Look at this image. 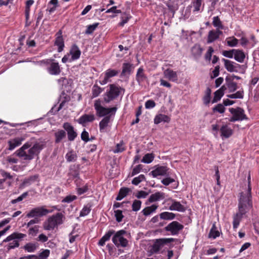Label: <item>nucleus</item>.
Masks as SVG:
<instances>
[{"label": "nucleus", "mask_w": 259, "mask_h": 259, "mask_svg": "<svg viewBox=\"0 0 259 259\" xmlns=\"http://www.w3.org/2000/svg\"><path fill=\"white\" fill-rule=\"evenodd\" d=\"M46 147V142L38 140L34 143L27 142L15 151V154L26 161H30L35 156H38L40 151Z\"/></svg>", "instance_id": "1"}, {"label": "nucleus", "mask_w": 259, "mask_h": 259, "mask_svg": "<svg viewBox=\"0 0 259 259\" xmlns=\"http://www.w3.org/2000/svg\"><path fill=\"white\" fill-rule=\"evenodd\" d=\"M64 218V215L60 212L57 213L56 214L49 217L43 223L44 230L47 231L54 230L55 228L63 223Z\"/></svg>", "instance_id": "2"}, {"label": "nucleus", "mask_w": 259, "mask_h": 259, "mask_svg": "<svg viewBox=\"0 0 259 259\" xmlns=\"http://www.w3.org/2000/svg\"><path fill=\"white\" fill-rule=\"evenodd\" d=\"M124 89L115 84L109 85V90L103 95L105 102L110 103L111 101L117 98L121 92H124Z\"/></svg>", "instance_id": "3"}, {"label": "nucleus", "mask_w": 259, "mask_h": 259, "mask_svg": "<svg viewBox=\"0 0 259 259\" xmlns=\"http://www.w3.org/2000/svg\"><path fill=\"white\" fill-rule=\"evenodd\" d=\"M26 237L25 234L14 232L3 240V242H10L6 247L8 250L18 247L19 241Z\"/></svg>", "instance_id": "4"}, {"label": "nucleus", "mask_w": 259, "mask_h": 259, "mask_svg": "<svg viewBox=\"0 0 259 259\" xmlns=\"http://www.w3.org/2000/svg\"><path fill=\"white\" fill-rule=\"evenodd\" d=\"M126 231L124 230L115 232L112 241L117 247H126L128 246V241L124 237Z\"/></svg>", "instance_id": "5"}, {"label": "nucleus", "mask_w": 259, "mask_h": 259, "mask_svg": "<svg viewBox=\"0 0 259 259\" xmlns=\"http://www.w3.org/2000/svg\"><path fill=\"white\" fill-rule=\"evenodd\" d=\"M94 107L97 112V114L100 116H104L113 112L115 114L117 108L115 107L112 108H105L101 106V101L99 99L96 100L94 103Z\"/></svg>", "instance_id": "6"}, {"label": "nucleus", "mask_w": 259, "mask_h": 259, "mask_svg": "<svg viewBox=\"0 0 259 259\" xmlns=\"http://www.w3.org/2000/svg\"><path fill=\"white\" fill-rule=\"evenodd\" d=\"M247 207L248 206L247 205L239 203V211L233 217V226L234 229H236L238 227L240 222L243 218V215L246 212V209Z\"/></svg>", "instance_id": "7"}, {"label": "nucleus", "mask_w": 259, "mask_h": 259, "mask_svg": "<svg viewBox=\"0 0 259 259\" xmlns=\"http://www.w3.org/2000/svg\"><path fill=\"white\" fill-rule=\"evenodd\" d=\"M229 111L232 114V116L229 119V121L231 122H235L236 121L243 120L247 119L244 110L240 107L236 108H232L229 109Z\"/></svg>", "instance_id": "8"}, {"label": "nucleus", "mask_w": 259, "mask_h": 259, "mask_svg": "<svg viewBox=\"0 0 259 259\" xmlns=\"http://www.w3.org/2000/svg\"><path fill=\"white\" fill-rule=\"evenodd\" d=\"M174 241L173 238H161L157 239L152 246L153 252H158L165 244L170 243Z\"/></svg>", "instance_id": "9"}, {"label": "nucleus", "mask_w": 259, "mask_h": 259, "mask_svg": "<svg viewBox=\"0 0 259 259\" xmlns=\"http://www.w3.org/2000/svg\"><path fill=\"white\" fill-rule=\"evenodd\" d=\"M49 212V210L43 207H35L31 209L27 214L26 217L36 218L45 215Z\"/></svg>", "instance_id": "10"}, {"label": "nucleus", "mask_w": 259, "mask_h": 259, "mask_svg": "<svg viewBox=\"0 0 259 259\" xmlns=\"http://www.w3.org/2000/svg\"><path fill=\"white\" fill-rule=\"evenodd\" d=\"M224 66L226 70L230 72H238L241 68V66L229 60L223 59Z\"/></svg>", "instance_id": "11"}, {"label": "nucleus", "mask_w": 259, "mask_h": 259, "mask_svg": "<svg viewBox=\"0 0 259 259\" xmlns=\"http://www.w3.org/2000/svg\"><path fill=\"white\" fill-rule=\"evenodd\" d=\"M183 226L177 221H173L165 227L166 231L170 232L173 235H177L183 229Z\"/></svg>", "instance_id": "12"}, {"label": "nucleus", "mask_w": 259, "mask_h": 259, "mask_svg": "<svg viewBox=\"0 0 259 259\" xmlns=\"http://www.w3.org/2000/svg\"><path fill=\"white\" fill-rule=\"evenodd\" d=\"M168 168L167 166L158 165L154 167V169L150 172V174L154 178L159 176H167L168 175Z\"/></svg>", "instance_id": "13"}, {"label": "nucleus", "mask_w": 259, "mask_h": 259, "mask_svg": "<svg viewBox=\"0 0 259 259\" xmlns=\"http://www.w3.org/2000/svg\"><path fill=\"white\" fill-rule=\"evenodd\" d=\"M119 73V71L113 69H108L104 72V77L102 80L99 81V83L101 85H104L107 83L110 80L109 79L111 77H114Z\"/></svg>", "instance_id": "14"}, {"label": "nucleus", "mask_w": 259, "mask_h": 259, "mask_svg": "<svg viewBox=\"0 0 259 259\" xmlns=\"http://www.w3.org/2000/svg\"><path fill=\"white\" fill-rule=\"evenodd\" d=\"M63 127L67 132L68 139L70 141H73L77 136L72 125L69 122H65L63 124Z\"/></svg>", "instance_id": "15"}, {"label": "nucleus", "mask_w": 259, "mask_h": 259, "mask_svg": "<svg viewBox=\"0 0 259 259\" xmlns=\"http://www.w3.org/2000/svg\"><path fill=\"white\" fill-rule=\"evenodd\" d=\"M62 34V31L60 30L56 34L55 41V46L58 47V52L59 53L63 50L64 47V41Z\"/></svg>", "instance_id": "16"}, {"label": "nucleus", "mask_w": 259, "mask_h": 259, "mask_svg": "<svg viewBox=\"0 0 259 259\" xmlns=\"http://www.w3.org/2000/svg\"><path fill=\"white\" fill-rule=\"evenodd\" d=\"M223 34V32L219 29L211 30L208 32L207 42L210 44L218 39L220 36Z\"/></svg>", "instance_id": "17"}, {"label": "nucleus", "mask_w": 259, "mask_h": 259, "mask_svg": "<svg viewBox=\"0 0 259 259\" xmlns=\"http://www.w3.org/2000/svg\"><path fill=\"white\" fill-rule=\"evenodd\" d=\"M25 139L24 137H20L10 140L8 142L9 145L8 150L11 151L14 149L16 147L20 145Z\"/></svg>", "instance_id": "18"}, {"label": "nucleus", "mask_w": 259, "mask_h": 259, "mask_svg": "<svg viewBox=\"0 0 259 259\" xmlns=\"http://www.w3.org/2000/svg\"><path fill=\"white\" fill-rule=\"evenodd\" d=\"M163 75L165 78L173 82H177L178 77L177 72L168 68L164 70Z\"/></svg>", "instance_id": "19"}, {"label": "nucleus", "mask_w": 259, "mask_h": 259, "mask_svg": "<svg viewBox=\"0 0 259 259\" xmlns=\"http://www.w3.org/2000/svg\"><path fill=\"white\" fill-rule=\"evenodd\" d=\"M250 191L251 188L249 186L248 188V192L246 194V195H244L243 193H240V197L239 199V203H241L243 205H247L248 206H250L251 205L250 203Z\"/></svg>", "instance_id": "20"}, {"label": "nucleus", "mask_w": 259, "mask_h": 259, "mask_svg": "<svg viewBox=\"0 0 259 259\" xmlns=\"http://www.w3.org/2000/svg\"><path fill=\"white\" fill-rule=\"evenodd\" d=\"M69 53V55H71V61L79 59L81 55V51L78 46L74 44L71 47Z\"/></svg>", "instance_id": "21"}, {"label": "nucleus", "mask_w": 259, "mask_h": 259, "mask_svg": "<svg viewBox=\"0 0 259 259\" xmlns=\"http://www.w3.org/2000/svg\"><path fill=\"white\" fill-rule=\"evenodd\" d=\"M49 73L51 75H57L60 73L61 69L58 63L53 62L48 68Z\"/></svg>", "instance_id": "22"}, {"label": "nucleus", "mask_w": 259, "mask_h": 259, "mask_svg": "<svg viewBox=\"0 0 259 259\" xmlns=\"http://www.w3.org/2000/svg\"><path fill=\"white\" fill-rule=\"evenodd\" d=\"M95 120V116L94 114H83L80 116L77 121L78 122L84 125L87 122H91Z\"/></svg>", "instance_id": "23"}, {"label": "nucleus", "mask_w": 259, "mask_h": 259, "mask_svg": "<svg viewBox=\"0 0 259 259\" xmlns=\"http://www.w3.org/2000/svg\"><path fill=\"white\" fill-rule=\"evenodd\" d=\"M172 204L169 206V209L170 210H176L180 212H184L186 210L185 207L180 202L175 200H171Z\"/></svg>", "instance_id": "24"}, {"label": "nucleus", "mask_w": 259, "mask_h": 259, "mask_svg": "<svg viewBox=\"0 0 259 259\" xmlns=\"http://www.w3.org/2000/svg\"><path fill=\"white\" fill-rule=\"evenodd\" d=\"M165 198V194L161 192H157L155 193L151 194L149 199L148 201L149 202L152 203L155 201H160Z\"/></svg>", "instance_id": "25"}, {"label": "nucleus", "mask_w": 259, "mask_h": 259, "mask_svg": "<svg viewBox=\"0 0 259 259\" xmlns=\"http://www.w3.org/2000/svg\"><path fill=\"white\" fill-rule=\"evenodd\" d=\"M133 68V65L129 63H124L122 64V71L120 74V76H125L130 75L132 72Z\"/></svg>", "instance_id": "26"}, {"label": "nucleus", "mask_w": 259, "mask_h": 259, "mask_svg": "<svg viewBox=\"0 0 259 259\" xmlns=\"http://www.w3.org/2000/svg\"><path fill=\"white\" fill-rule=\"evenodd\" d=\"M202 2L203 0H191V7L193 8L194 13L199 12L202 10Z\"/></svg>", "instance_id": "27"}, {"label": "nucleus", "mask_w": 259, "mask_h": 259, "mask_svg": "<svg viewBox=\"0 0 259 259\" xmlns=\"http://www.w3.org/2000/svg\"><path fill=\"white\" fill-rule=\"evenodd\" d=\"M170 118L166 115L163 114H159L155 116L154 119V122L155 124H158L162 122H169Z\"/></svg>", "instance_id": "28"}, {"label": "nucleus", "mask_w": 259, "mask_h": 259, "mask_svg": "<svg viewBox=\"0 0 259 259\" xmlns=\"http://www.w3.org/2000/svg\"><path fill=\"white\" fill-rule=\"evenodd\" d=\"M115 231L113 230H109L99 240L98 245L103 246L105 245V242L109 240L111 236L114 235Z\"/></svg>", "instance_id": "29"}, {"label": "nucleus", "mask_w": 259, "mask_h": 259, "mask_svg": "<svg viewBox=\"0 0 259 259\" xmlns=\"http://www.w3.org/2000/svg\"><path fill=\"white\" fill-rule=\"evenodd\" d=\"M220 132L221 136L225 138H229L233 134V130L227 125H223L220 129Z\"/></svg>", "instance_id": "30"}, {"label": "nucleus", "mask_w": 259, "mask_h": 259, "mask_svg": "<svg viewBox=\"0 0 259 259\" xmlns=\"http://www.w3.org/2000/svg\"><path fill=\"white\" fill-rule=\"evenodd\" d=\"M234 58L237 62L242 63L244 62L245 55L242 50L235 49Z\"/></svg>", "instance_id": "31"}, {"label": "nucleus", "mask_w": 259, "mask_h": 259, "mask_svg": "<svg viewBox=\"0 0 259 259\" xmlns=\"http://www.w3.org/2000/svg\"><path fill=\"white\" fill-rule=\"evenodd\" d=\"M192 54L195 58L199 57L203 52L202 48L199 45L195 44L191 49Z\"/></svg>", "instance_id": "32"}, {"label": "nucleus", "mask_w": 259, "mask_h": 259, "mask_svg": "<svg viewBox=\"0 0 259 259\" xmlns=\"http://www.w3.org/2000/svg\"><path fill=\"white\" fill-rule=\"evenodd\" d=\"M54 135L55 137V142L59 143L66 137V134L65 131L59 130L55 133Z\"/></svg>", "instance_id": "33"}, {"label": "nucleus", "mask_w": 259, "mask_h": 259, "mask_svg": "<svg viewBox=\"0 0 259 259\" xmlns=\"http://www.w3.org/2000/svg\"><path fill=\"white\" fill-rule=\"evenodd\" d=\"M110 116L105 117L99 123L100 131L101 132H104L105 129L108 125L110 122Z\"/></svg>", "instance_id": "34"}, {"label": "nucleus", "mask_w": 259, "mask_h": 259, "mask_svg": "<svg viewBox=\"0 0 259 259\" xmlns=\"http://www.w3.org/2000/svg\"><path fill=\"white\" fill-rule=\"evenodd\" d=\"M103 89L95 84L92 89V98L97 97L103 92Z\"/></svg>", "instance_id": "35"}, {"label": "nucleus", "mask_w": 259, "mask_h": 259, "mask_svg": "<svg viewBox=\"0 0 259 259\" xmlns=\"http://www.w3.org/2000/svg\"><path fill=\"white\" fill-rule=\"evenodd\" d=\"M146 78L144 73V69L140 67L138 69L136 74V80L139 84L143 81Z\"/></svg>", "instance_id": "36"}, {"label": "nucleus", "mask_w": 259, "mask_h": 259, "mask_svg": "<svg viewBox=\"0 0 259 259\" xmlns=\"http://www.w3.org/2000/svg\"><path fill=\"white\" fill-rule=\"evenodd\" d=\"M159 216L162 220H171L175 219L176 215L172 212L165 211L161 213Z\"/></svg>", "instance_id": "37"}, {"label": "nucleus", "mask_w": 259, "mask_h": 259, "mask_svg": "<svg viewBox=\"0 0 259 259\" xmlns=\"http://www.w3.org/2000/svg\"><path fill=\"white\" fill-rule=\"evenodd\" d=\"M158 205L156 204H153L150 206L146 207L143 210L142 212L144 215L147 216L150 215L152 212H154L157 208Z\"/></svg>", "instance_id": "38"}, {"label": "nucleus", "mask_w": 259, "mask_h": 259, "mask_svg": "<svg viewBox=\"0 0 259 259\" xmlns=\"http://www.w3.org/2000/svg\"><path fill=\"white\" fill-rule=\"evenodd\" d=\"M130 192V189L127 188H122L119 192V194L117 196L116 199L117 200H121L125 197Z\"/></svg>", "instance_id": "39"}, {"label": "nucleus", "mask_w": 259, "mask_h": 259, "mask_svg": "<svg viewBox=\"0 0 259 259\" xmlns=\"http://www.w3.org/2000/svg\"><path fill=\"white\" fill-rule=\"evenodd\" d=\"M212 24L214 27H216V29H223L224 26L222 23L218 16H215L213 18Z\"/></svg>", "instance_id": "40"}, {"label": "nucleus", "mask_w": 259, "mask_h": 259, "mask_svg": "<svg viewBox=\"0 0 259 259\" xmlns=\"http://www.w3.org/2000/svg\"><path fill=\"white\" fill-rule=\"evenodd\" d=\"M220 236V232L217 229V227L214 224H213L211 229L209 233V237L215 239Z\"/></svg>", "instance_id": "41"}, {"label": "nucleus", "mask_w": 259, "mask_h": 259, "mask_svg": "<svg viewBox=\"0 0 259 259\" xmlns=\"http://www.w3.org/2000/svg\"><path fill=\"white\" fill-rule=\"evenodd\" d=\"M76 158V154L73 151H69L66 155V159L68 162H74Z\"/></svg>", "instance_id": "42"}, {"label": "nucleus", "mask_w": 259, "mask_h": 259, "mask_svg": "<svg viewBox=\"0 0 259 259\" xmlns=\"http://www.w3.org/2000/svg\"><path fill=\"white\" fill-rule=\"evenodd\" d=\"M154 158V155L152 153H147L143 157L141 161L145 163H151Z\"/></svg>", "instance_id": "43"}, {"label": "nucleus", "mask_w": 259, "mask_h": 259, "mask_svg": "<svg viewBox=\"0 0 259 259\" xmlns=\"http://www.w3.org/2000/svg\"><path fill=\"white\" fill-rule=\"evenodd\" d=\"M238 43V40L234 36L230 37L227 39V44L229 47H235L237 45Z\"/></svg>", "instance_id": "44"}, {"label": "nucleus", "mask_w": 259, "mask_h": 259, "mask_svg": "<svg viewBox=\"0 0 259 259\" xmlns=\"http://www.w3.org/2000/svg\"><path fill=\"white\" fill-rule=\"evenodd\" d=\"M37 248V246L35 243H28L24 246V249L29 252L34 251Z\"/></svg>", "instance_id": "45"}, {"label": "nucleus", "mask_w": 259, "mask_h": 259, "mask_svg": "<svg viewBox=\"0 0 259 259\" xmlns=\"http://www.w3.org/2000/svg\"><path fill=\"white\" fill-rule=\"evenodd\" d=\"M243 91L240 90L235 94L228 95V97L231 99H242L243 98Z\"/></svg>", "instance_id": "46"}, {"label": "nucleus", "mask_w": 259, "mask_h": 259, "mask_svg": "<svg viewBox=\"0 0 259 259\" xmlns=\"http://www.w3.org/2000/svg\"><path fill=\"white\" fill-rule=\"evenodd\" d=\"M227 86L230 92H234L237 89V83L231 80L227 83Z\"/></svg>", "instance_id": "47"}, {"label": "nucleus", "mask_w": 259, "mask_h": 259, "mask_svg": "<svg viewBox=\"0 0 259 259\" xmlns=\"http://www.w3.org/2000/svg\"><path fill=\"white\" fill-rule=\"evenodd\" d=\"M224 93H223L222 91H220L219 90H218L217 91L215 92L214 94V97L212 100V103H215L217 102L218 101H219L221 98L223 96Z\"/></svg>", "instance_id": "48"}, {"label": "nucleus", "mask_w": 259, "mask_h": 259, "mask_svg": "<svg viewBox=\"0 0 259 259\" xmlns=\"http://www.w3.org/2000/svg\"><path fill=\"white\" fill-rule=\"evenodd\" d=\"M91 206L89 205H85L80 212V217H84L88 215L91 211Z\"/></svg>", "instance_id": "49"}, {"label": "nucleus", "mask_w": 259, "mask_h": 259, "mask_svg": "<svg viewBox=\"0 0 259 259\" xmlns=\"http://www.w3.org/2000/svg\"><path fill=\"white\" fill-rule=\"evenodd\" d=\"M39 228V227L38 226H35L32 227H30L28 231V234L32 236H36V234L38 233Z\"/></svg>", "instance_id": "50"}, {"label": "nucleus", "mask_w": 259, "mask_h": 259, "mask_svg": "<svg viewBox=\"0 0 259 259\" xmlns=\"http://www.w3.org/2000/svg\"><path fill=\"white\" fill-rule=\"evenodd\" d=\"M131 16L126 13H123L121 16V21L119 23V25L123 26L126 23L129 19L131 18Z\"/></svg>", "instance_id": "51"}, {"label": "nucleus", "mask_w": 259, "mask_h": 259, "mask_svg": "<svg viewBox=\"0 0 259 259\" xmlns=\"http://www.w3.org/2000/svg\"><path fill=\"white\" fill-rule=\"evenodd\" d=\"M98 25H99V23H96L92 25H90L88 26L85 32V33L88 34L92 33L95 31V30L96 29V28L97 27Z\"/></svg>", "instance_id": "52"}, {"label": "nucleus", "mask_w": 259, "mask_h": 259, "mask_svg": "<svg viewBox=\"0 0 259 259\" xmlns=\"http://www.w3.org/2000/svg\"><path fill=\"white\" fill-rule=\"evenodd\" d=\"M211 95V90L207 88L206 90L205 95L203 97V102L205 104H207L210 102Z\"/></svg>", "instance_id": "53"}, {"label": "nucleus", "mask_w": 259, "mask_h": 259, "mask_svg": "<svg viewBox=\"0 0 259 259\" xmlns=\"http://www.w3.org/2000/svg\"><path fill=\"white\" fill-rule=\"evenodd\" d=\"M145 179V177L144 175H140L138 177L134 178L132 180V184L135 185H138L141 182Z\"/></svg>", "instance_id": "54"}, {"label": "nucleus", "mask_w": 259, "mask_h": 259, "mask_svg": "<svg viewBox=\"0 0 259 259\" xmlns=\"http://www.w3.org/2000/svg\"><path fill=\"white\" fill-rule=\"evenodd\" d=\"M141 201L140 200H135L132 204V209L133 211H137L139 210L141 206Z\"/></svg>", "instance_id": "55"}, {"label": "nucleus", "mask_w": 259, "mask_h": 259, "mask_svg": "<svg viewBox=\"0 0 259 259\" xmlns=\"http://www.w3.org/2000/svg\"><path fill=\"white\" fill-rule=\"evenodd\" d=\"M125 148L123 145V143L121 142L120 143L117 144L116 146V148L114 150V153L122 152L124 151Z\"/></svg>", "instance_id": "56"}, {"label": "nucleus", "mask_w": 259, "mask_h": 259, "mask_svg": "<svg viewBox=\"0 0 259 259\" xmlns=\"http://www.w3.org/2000/svg\"><path fill=\"white\" fill-rule=\"evenodd\" d=\"M50 251L49 249H45L42 250L38 255L39 259H46L49 256Z\"/></svg>", "instance_id": "57"}, {"label": "nucleus", "mask_w": 259, "mask_h": 259, "mask_svg": "<svg viewBox=\"0 0 259 259\" xmlns=\"http://www.w3.org/2000/svg\"><path fill=\"white\" fill-rule=\"evenodd\" d=\"M38 175H34V176H30L28 179H25L23 183L24 184H30L32 182H34L38 179Z\"/></svg>", "instance_id": "58"}, {"label": "nucleus", "mask_w": 259, "mask_h": 259, "mask_svg": "<svg viewBox=\"0 0 259 259\" xmlns=\"http://www.w3.org/2000/svg\"><path fill=\"white\" fill-rule=\"evenodd\" d=\"M114 213L116 220L118 222H120L123 218L122 211L120 210H116L114 211Z\"/></svg>", "instance_id": "59"}, {"label": "nucleus", "mask_w": 259, "mask_h": 259, "mask_svg": "<svg viewBox=\"0 0 259 259\" xmlns=\"http://www.w3.org/2000/svg\"><path fill=\"white\" fill-rule=\"evenodd\" d=\"M77 199L75 195H69L66 196L62 201V202L70 203Z\"/></svg>", "instance_id": "60"}, {"label": "nucleus", "mask_w": 259, "mask_h": 259, "mask_svg": "<svg viewBox=\"0 0 259 259\" xmlns=\"http://www.w3.org/2000/svg\"><path fill=\"white\" fill-rule=\"evenodd\" d=\"M235 49H233L229 51H224L222 52V54L224 56L229 58H232L234 55Z\"/></svg>", "instance_id": "61"}, {"label": "nucleus", "mask_w": 259, "mask_h": 259, "mask_svg": "<svg viewBox=\"0 0 259 259\" xmlns=\"http://www.w3.org/2000/svg\"><path fill=\"white\" fill-rule=\"evenodd\" d=\"M28 195L27 192L23 193L21 195L19 196L17 199L12 200L11 203L12 204H15L18 202L22 201L24 198H25Z\"/></svg>", "instance_id": "62"}, {"label": "nucleus", "mask_w": 259, "mask_h": 259, "mask_svg": "<svg viewBox=\"0 0 259 259\" xmlns=\"http://www.w3.org/2000/svg\"><path fill=\"white\" fill-rule=\"evenodd\" d=\"M145 106L146 109H151L156 106V103L153 100H149L145 102Z\"/></svg>", "instance_id": "63"}, {"label": "nucleus", "mask_w": 259, "mask_h": 259, "mask_svg": "<svg viewBox=\"0 0 259 259\" xmlns=\"http://www.w3.org/2000/svg\"><path fill=\"white\" fill-rule=\"evenodd\" d=\"M225 109V108L224 106L222 104H218L216 106H215L213 108V111H218L220 113H223L224 112Z\"/></svg>", "instance_id": "64"}]
</instances>
